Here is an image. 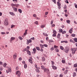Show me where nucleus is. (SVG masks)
<instances>
[{"mask_svg": "<svg viewBox=\"0 0 77 77\" xmlns=\"http://www.w3.org/2000/svg\"><path fill=\"white\" fill-rule=\"evenodd\" d=\"M69 42H73V40L72 39H70L69 40Z\"/></svg>", "mask_w": 77, "mask_h": 77, "instance_id": "56", "label": "nucleus"}, {"mask_svg": "<svg viewBox=\"0 0 77 77\" xmlns=\"http://www.w3.org/2000/svg\"><path fill=\"white\" fill-rule=\"evenodd\" d=\"M55 50L56 51H57V52H59V49H58L56 48V49H55Z\"/></svg>", "mask_w": 77, "mask_h": 77, "instance_id": "49", "label": "nucleus"}, {"mask_svg": "<svg viewBox=\"0 0 77 77\" xmlns=\"http://www.w3.org/2000/svg\"><path fill=\"white\" fill-rule=\"evenodd\" d=\"M9 14H10L11 15H13V16L15 15V14H14V13L12 12H10Z\"/></svg>", "mask_w": 77, "mask_h": 77, "instance_id": "21", "label": "nucleus"}, {"mask_svg": "<svg viewBox=\"0 0 77 77\" xmlns=\"http://www.w3.org/2000/svg\"><path fill=\"white\" fill-rule=\"evenodd\" d=\"M44 72H49V69H44Z\"/></svg>", "mask_w": 77, "mask_h": 77, "instance_id": "12", "label": "nucleus"}, {"mask_svg": "<svg viewBox=\"0 0 77 77\" xmlns=\"http://www.w3.org/2000/svg\"><path fill=\"white\" fill-rule=\"evenodd\" d=\"M27 29H26L25 32L24 34V36H26V35H27Z\"/></svg>", "mask_w": 77, "mask_h": 77, "instance_id": "15", "label": "nucleus"}, {"mask_svg": "<svg viewBox=\"0 0 77 77\" xmlns=\"http://www.w3.org/2000/svg\"><path fill=\"white\" fill-rule=\"evenodd\" d=\"M41 67L42 69H45V67H44V66H41Z\"/></svg>", "mask_w": 77, "mask_h": 77, "instance_id": "32", "label": "nucleus"}, {"mask_svg": "<svg viewBox=\"0 0 77 77\" xmlns=\"http://www.w3.org/2000/svg\"><path fill=\"white\" fill-rule=\"evenodd\" d=\"M43 46L44 47H48V45L45 44H43Z\"/></svg>", "mask_w": 77, "mask_h": 77, "instance_id": "37", "label": "nucleus"}, {"mask_svg": "<svg viewBox=\"0 0 77 77\" xmlns=\"http://www.w3.org/2000/svg\"><path fill=\"white\" fill-rule=\"evenodd\" d=\"M19 39H20V40L21 41V40H23V38H22L21 36H19Z\"/></svg>", "mask_w": 77, "mask_h": 77, "instance_id": "40", "label": "nucleus"}, {"mask_svg": "<svg viewBox=\"0 0 77 77\" xmlns=\"http://www.w3.org/2000/svg\"><path fill=\"white\" fill-rule=\"evenodd\" d=\"M63 42L65 43H68V41H61V43H63Z\"/></svg>", "mask_w": 77, "mask_h": 77, "instance_id": "17", "label": "nucleus"}, {"mask_svg": "<svg viewBox=\"0 0 77 77\" xmlns=\"http://www.w3.org/2000/svg\"><path fill=\"white\" fill-rule=\"evenodd\" d=\"M12 8H13L14 11L15 12H17V8H16L15 7H14L13 6H12Z\"/></svg>", "mask_w": 77, "mask_h": 77, "instance_id": "13", "label": "nucleus"}, {"mask_svg": "<svg viewBox=\"0 0 77 77\" xmlns=\"http://www.w3.org/2000/svg\"><path fill=\"white\" fill-rule=\"evenodd\" d=\"M43 35L44 36H48V34L46 33L45 32H44L43 33Z\"/></svg>", "mask_w": 77, "mask_h": 77, "instance_id": "20", "label": "nucleus"}, {"mask_svg": "<svg viewBox=\"0 0 77 77\" xmlns=\"http://www.w3.org/2000/svg\"><path fill=\"white\" fill-rule=\"evenodd\" d=\"M4 24L5 26H8V25H9V23L8 22V21L7 19L5 20L4 21Z\"/></svg>", "mask_w": 77, "mask_h": 77, "instance_id": "2", "label": "nucleus"}, {"mask_svg": "<svg viewBox=\"0 0 77 77\" xmlns=\"http://www.w3.org/2000/svg\"><path fill=\"white\" fill-rule=\"evenodd\" d=\"M77 74H76V72H73V77H74L76 76Z\"/></svg>", "mask_w": 77, "mask_h": 77, "instance_id": "19", "label": "nucleus"}, {"mask_svg": "<svg viewBox=\"0 0 77 77\" xmlns=\"http://www.w3.org/2000/svg\"><path fill=\"white\" fill-rule=\"evenodd\" d=\"M51 62L52 65H54V62L53 61H51Z\"/></svg>", "mask_w": 77, "mask_h": 77, "instance_id": "36", "label": "nucleus"}, {"mask_svg": "<svg viewBox=\"0 0 77 77\" xmlns=\"http://www.w3.org/2000/svg\"><path fill=\"white\" fill-rule=\"evenodd\" d=\"M15 39V37H12L11 38V40H10V41H13V40H14Z\"/></svg>", "mask_w": 77, "mask_h": 77, "instance_id": "23", "label": "nucleus"}, {"mask_svg": "<svg viewBox=\"0 0 77 77\" xmlns=\"http://www.w3.org/2000/svg\"><path fill=\"white\" fill-rule=\"evenodd\" d=\"M45 25H42L41 26V28H44V27H45Z\"/></svg>", "mask_w": 77, "mask_h": 77, "instance_id": "44", "label": "nucleus"}, {"mask_svg": "<svg viewBox=\"0 0 77 77\" xmlns=\"http://www.w3.org/2000/svg\"><path fill=\"white\" fill-rule=\"evenodd\" d=\"M50 43V42H53V40H49L48 41Z\"/></svg>", "mask_w": 77, "mask_h": 77, "instance_id": "35", "label": "nucleus"}, {"mask_svg": "<svg viewBox=\"0 0 77 77\" xmlns=\"http://www.w3.org/2000/svg\"><path fill=\"white\" fill-rule=\"evenodd\" d=\"M73 29L72 28H71L70 29H69V32L70 34H72V32L73 31H72Z\"/></svg>", "mask_w": 77, "mask_h": 77, "instance_id": "7", "label": "nucleus"}, {"mask_svg": "<svg viewBox=\"0 0 77 77\" xmlns=\"http://www.w3.org/2000/svg\"><path fill=\"white\" fill-rule=\"evenodd\" d=\"M60 77H63V75H62V74H61L60 75Z\"/></svg>", "mask_w": 77, "mask_h": 77, "instance_id": "64", "label": "nucleus"}, {"mask_svg": "<svg viewBox=\"0 0 77 77\" xmlns=\"http://www.w3.org/2000/svg\"><path fill=\"white\" fill-rule=\"evenodd\" d=\"M72 54H74L75 51H76V49L74 48L72 49Z\"/></svg>", "mask_w": 77, "mask_h": 77, "instance_id": "4", "label": "nucleus"}, {"mask_svg": "<svg viewBox=\"0 0 77 77\" xmlns=\"http://www.w3.org/2000/svg\"><path fill=\"white\" fill-rule=\"evenodd\" d=\"M6 72L7 74L9 73V72H11V69H8L6 71Z\"/></svg>", "mask_w": 77, "mask_h": 77, "instance_id": "9", "label": "nucleus"}, {"mask_svg": "<svg viewBox=\"0 0 77 77\" xmlns=\"http://www.w3.org/2000/svg\"><path fill=\"white\" fill-rule=\"evenodd\" d=\"M16 75H17V77H20L21 75V72H20L19 71H18L16 72Z\"/></svg>", "mask_w": 77, "mask_h": 77, "instance_id": "3", "label": "nucleus"}, {"mask_svg": "<svg viewBox=\"0 0 77 77\" xmlns=\"http://www.w3.org/2000/svg\"><path fill=\"white\" fill-rule=\"evenodd\" d=\"M45 58L44 57H43L42 58V60L43 61H45Z\"/></svg>", "mask_w": 77, "mask_h": 77, "instance_id": "41", "label": "nucleus"}, {"mask_svg": "<svg viewBox=\"0 0 77 77\" xmlns=\"http://www.w3.org/2000/svg\"><path fill=\"white\" fill-rule=\"evenodd\" d=\"M6 65H7V64H6V63H4L3 64V66H4V67H5V66H6Z\"/></svg>", "mask_w": 77, "mask_h": 77, "instance_id": "33", "label": "nucleus"}, {"mask_svg": "<svg viewBox=\"0 0 77 77\" xmlns=\"http://www.w3.org/2000/svg\"><path fill=\"white\" fill-rule=\"evenodd\" d=\"M36 49L38 51H40V48H39V47H36Z\"/></svg>", "mask_w": 77, "mask_h": 77, "instance_id": "25", "label": "nucleus"}, {"mask_svg": "<svg viewBox=\"0 0 77 77\" xmlns=\"http://www.w3.org/2000/svg\"><path fill=\"white\" fill-rule=\"evenodd\" d=\"M43 51H44V50L42 48H41L40 50V51H41V52H43Z\"/></svg>", "mask_w": 77, "mask_h": 77, "instance_id": "58", "label": "nucleus"}, {"mask_svg": "<svg viewBox=\"0 0 77 77\" xmlns=\"http://www.w3.org/2000/svg\"><path fill=\"white\" fill-rule=\"evenodd\" d=\"M64 51L66 53H68V52L69 51V48L68 46L66 47Z\"/></svg>", "mask_w": 77, "mask_h": 77, "instance_id": "1", "label": "nucleus"}, {"mask_svg": "<svg viewBox=\"0 0 77 77\" xmlns=\"http://www.w3.org/2000/svg\"><path fill=\"white\" fill-rule=\"evenodd\" d=\"M40 46L41 48H44V45H42V44H40Z\"/></svg>", "mask_w": 77, "mask_h": 77, "instance_id": "18", "label": "nucleus"}, {"mask_svg": "<svg viewBox=\"0 0 77 77\" xmlns=\"http://www.w3.org/2000/svg\"><path fill=\"white\" fill-rule=\"evenodd\" d=\"M17 53H15L14 55H13L14 59H15L17 58Z\"/></svg>", "mask_w": 77, "mask_h": 77, "instance_id": "11", "label": "nucleus"}, {"mask_svg": "<svg viewBox=\"0 0 77 77\" xmlns=\"http://www.w3.org/2000/svg\"><path fill=\"white\" fill-rule=\"evenodd\" d=\"M27 64H25L24 65V68H25V69L27 68Z\"/></svg>", "mask_w": 77, "mask_h": 77, "instance_id": "27", "label": "nucleus"}, {"mask_svg": "<svg viewBox=\"0 0 77 77\" xmlns=\"http://www.w3.org/2000/svg\"><path fill=\"white\" fill-rule=\"evenodd\" d=\"M33 51L34 52V54H35V53H36V48H34L33 49Z\"/></svg>", "mask_w": 77, "mask_h": 77, "instance_id": "22", "label": "nucleus"}, {"mask_svg": "<svg viewBox=\"0 0 77 77\" xmlns=\"http://www.w3.org/2000/svg\"><path fill=\"white\" fill-rule=\"evenodd\" d=\"M26 52H27V54H29V56L31 55V52H30V51H29V50H27Z\"/></svg>", "mask_w": 77, "mask_h": 77, "instance_id": "8", "label": "nucleus"}, {"mask_svg": "<svg viewBox=\"0 0 77 77\" xmlns=\"http://www.w3.org/2000/svg\"><path fill=\"white\" fill-rule=\"evenodd\" d=\"M60 36V34H58L57 35V38H59Z\"/></svg>", "mask_w": 77, "mask_h": 77, "instance_id": "30", "label": "nucleus"}, {"mask_svg": "<svg viewBox=\"0 0 77 77\" xmlns=\"http://www.w3.org/2000/svg\"><path fill=\"white\" fill-rule=\"evenodd\" d=\"M56 34H53L52 35V36L53 37H54V36H56Z\"/></svg>", "mask_w": 77, "mask_h": 77, "instance_id": "50", "label": "nucleus"}, {"mask_svg": "<svg viewBox=\"0 0 77 77\" xmlns=\"http://www.w3.org/2000/svg\"><path fill=\"white\" fill-rule=\"evenodd\" d=\"M19 60H22V58H21V57L19 58Z\"/></svg>", "mask_w": 77, "mask_h": 77, "instance_id": "63", "label": "nucleus"}, {"mask_svg": "<svg viewBox=\"0 0 77 77\" xmlns=\"http://www.w3.org/2000/svg\"><path fill=\"white\" fill-rule=\"evenodd\" d=\"M52 69H57V67L53 65H52Z\"/></svg>", "mask_w": 77, "mask_h": 77, "instance_id": "10", "label": "nucleus"}, {"mask_svg": "<svg viewBox=\"0 0 77 77\" xmlns=\"http://www.w3.org/2000/svg\"><path fill=\"white\" fill-rule=\"evenodd\" d=\"M3 68H2V67H0V71H2V70H3Z\"/></svg>", "mask_w": 77, "mask_h": 77, "instance_id": "57", "label": "nucleus"}, {"mask_svg": "<svg viewBox=\"0 0 77 77\" xmlns=\"http://www.w3.org/2000/svg\"><path fill=\"white\" fill-rule=\"evenodd\" d=\"M32 57H29V62L31 63L32 64L33 63V61H32Z\"/></svg>", "mask_w": 77, "mask_h": 77, "instance_id": "6", "label": "nucleus"}, {"mask_svg": "<svg viewBox=\"0 0 77 77\" xmlns=\"http://www.w3.org/2000/svg\"><path fill=\"white\" fill-rule=\"evenodd\" d=\"M19 6H20V5L18 4H16V6L17 7H18Z\"/></svg>", "mask_w": 77, "mask_h": 77, "instance_id": "60", "label": "nucleus"}, {"mask_svg": "<svg viewBox=\"0 0 77 77\" xmlns=\"http://www.w3.org/2000/svg\"><path fill=\"white\" fill-rule=\"evenodd\" d=\"M66 22L68 24H69L71 21L69 20H66Z\"/></svg>", "mask_w": 77, "mask_h": 77, "instance_id": "31", "label": "nucleus"}, {"mask_svg": "<svg viewBox=\"0 0 77 77\" xmlns=\"http://www.w3.org/2000/svg\"><path fill=\"white\" fill-rule=\"evenodd\" d=\"M57 3L58 6H61V4H60V3H59V2H57Z\"/></svg>", "mask_w": 77, "mask_h": 77, "instance_id": "24", "label": "nucleus"}, {"mask_svg": "<svg viewBox=\"0 0 77 77\" xmlns=\"http://www.w3.org/2000/svg\"><path fill=\"white\" fill-rule=\"evenodd\" d=\"M11 29H12V28H14V27H15V26L14 25H11Z\"/></svg>", "mask_w": 77, "mask_h": 77, "instance_id": "39", "label": "nucleus"}, {"mask_svg": "<svg viewBox=\"0 0 77 77\" xmlns=\"http://www.w3.org/2000/svg\"><path fill=\"white\" fill-rule=\"evenodd\" d=\"M66 31H63L62 33V34H65V33H66Z\"/></svg>", "mask_w": 77, "mask_h": 77, "instance_id": "47", "label": "nucleus"}, {"mask_svg": "<svg viewBox=\"0 0 77 77\" xmlns=\"http://www.w3.org/2000/svg\"><path fill=\"white\" fill-rule=\"evenodd\" d=\"M27 49H28V50H29L30 49V47H29V46H27Z\"/></svg>", "mask_w": 77, "mask_h": 77, "instance_id": "59", "label": "nucleus"}, {"mask_svg": "<svg viewBox=\"0 0 77 77\" xmlns=\"http://www.w3.org/2000/svg\"><path fill=\"white\" fill-rule=\"evenodd\" d=\"M37 65H38L36 63H35V68H36V69L38 68V67Z\"/></svg>", "mask_w": 77, "mask_h": 77, "instance_id": "28", "label": "nucleus"}, {"mask_svg": "<svg viewBox=\"0 0 77 77\" xmlns=\"http://www.w3.org/2000/svg\"><path fill=\"white\" fill-rule=\"evenodd\" d=\"M60 49L61 50H64V48H63V47L62 46H60Z\"/></svg>", "mask_w": 77, "mask_h": 77, "instance_id": "26", "label": "nucleus"}, {"mask_svg": "<svg viewBox=\"0 0 77 77\" xmlns=\"http://www.w3.org/2000/svg\"><path fill=\"white\" fill-rule=\"evenodd\" d=\"M74 24H77V22H76V21H74Z\"/></svg>", "mask_w": 77, "mask_h": 77, "instance_id": "62", "label": "nucleus"}, {"mask_svg": "<svg viewBox=\"0 0 77 77\" xmlns=\"http://www.w3.org/2000/svg\"><path fill=\"white\" fill-rule=\"evenodd\" d=\"M39 69H40V68L39 67H38V69H36V71L37 72H38V73H39Z\"/></svg>", "mask_w": 77, "mask_h": 77, "instance_id": "14", "label": "nucleus"}, {"mask_svg": "<svg viewBox=\"0 0 77 77\" xmlns=\"http://www.w3.org/2000/svg\"><path fill=\"white\" fill-rule=\"evenodd\" d=\"M71 35L72 37H74L75 36V34H71Z\"/></svg>", "mask_w": 77, "mask_h": 77, "instance_id": "42", "label": "nucleus"}, {"mask_svg": "<svg viewBox=\"0 0 77 77\" xmlns=\"http://www.w3.org/2000/svg\"><path fill=\"white\" fill-rule=\"evenodd\" d=\"M74 66L75 67V68H76V67H77V63L74 64Z\"/></svg>", "mask_w": 77, "mask_h": 77, "instance_id": "45", "label": "nucleus"}, {"mask_svg": "<svg viewBox=\"0 0 77 77\" xmlns=\"http://www.w3.org/2000/svg\"><path fill=\"white\" fill-rule=\"evenodd\" d=\"M54 47H52L51 48V51H53V50H54Z\"/></svg>", "mask_w": 77, "mask_h": 77, "instance_id": "38", "label": "nucleus"}, {"mask_svg": "<svg viewBox=\"0 0 77 77\" xmlns=\"http://www.w3.org/2000/svg\"><path fill=\"white\" fill-rule=\"evenodd\" d=\"M25 51L27 52V49L25 48L23 50V52H25Z\"/></svg>", "mask_w": 77, "mask_h": 77, "instance_id": "43", "label": "nucleus"}, {"mask_svg": "<svg viewBox=\"0 0 77 77\" xmlns=\"http://www.w3.org/2000/svg\"><path fill=\"white\" fill-rule=\"evenodd\" d=\"M55 26V24H53L51 25V27H53Z\"/></svg>", "mask_w": 77, "mask_h": 77, "instance_id": "52", "label": "nucleus"}, {"mask_svg": "<svg viewBox=\"0 0 77 77\" xmlns=\"http://www.w3.org/2000/svg\"><path fill=\"white\" fill-rule=\"evenodd\" d=\"M48 39H49V38H48V37H47L46 38V41H48Z\"/></svg>", "mask_w": 77, "mask_h": 77, "instance_id": "61", "label": "nucleus"}, {"mask_svg": "<svg viewBox=\"0 0 77 77\" xmlns=\"http://www.w3.org/2000/svg\"><path fill=\"white\" fill-rule=\"evenodd\" d=\"M62 62L63 63H65V61L64 60H62Z\"/></svg>", "mask_w": 77, "mask_h": 77, "instance_id": "53", "label": "nucleus"}, {"mask_svg": "<svg viewBox=\"0 0 77 77\" xmlns=\"http://www.w3.org/2000/svg\"><path fill=\"white\" fill-rule=\"evenodd\" d=\"M27 43H26V44L27 45H29V43H31L32 42V40L31 39H27Z\"/></svg>", "mask_w": 77, "mask_h": 77, "instance_id": "5", "label": "nucleus"}, {"mask_svg": "<svg viewBox=\"0 0 77 77\" xmlns=\"http://www.w3.org/2000/svg\"><path fill=\"white\" fill-rule=\"evenodd\" d=\"M63 31V30H62V29H60L59 30V32L60 33H62Z\"/></svg>", "mask_w": 77, "mask_h": 77, "instance_id": "46", "label": "nucleus"}, {"mask_svg": "<svg viewBox=\"0 0 77 77\" xmlns=\"http://www.w3.org/2000/svg\"><path fill=\"white\" fill-rule=\"evenodd\" d=\"M74 40L75 41V42H77V38H75L74 39Z\"/></svg>", "mask_w": 77, "mask_h": 77, "instance_id": "48", "label": "nucleus"}, {"mask_svg": "<svg viewBox=\"0 0 77 77\" xmlns=\"http://www.w3.org/2000/svg\"><path fill=\"white\" fill-rule=\"evenodd\" d=\"M18 11L20 13H22V10L21 9H19Z\"/></svg>", "mask_w": 77, "mask_h": 77, "instance_id": "34", "label": "nucleus"}, {"mask_svg": "<svg viewBox=\"0 0 77 77\" xmlns=\"http://www.w3.org/2000/svg\"><path fill=\"white\" fill-rule=\"evenodd\" d=\"M34 23L35 24H38V21H36Z\"/></svg>", "mask_w": 77, "mask_h": 77, "instance_id": "54", "label": "nucleus"}, {"mask_svg": "<svg viewBox=\"0 0 77 77\" xmlns=\"http://www.w3.org/2000/svg\"><path fill=\"white\" fill-rule=\"evenodd\" d=\"M37 16V15H36V14H34L33 15V17H36Z\"/></svg>", "mask_w": 77, "mask_h": 77, "instance_id": "51", "label": "nucleus"}, {"mask_svg": "<svg viewBox=\"0 0 77 77\" xmlns=\"http://www.w3.org/2000/svg\"><path fill=\"white\" fill-rule=\"evenodd\" d=\"M52 2H54V3H55V4H56V0H52Z\"/></svg>", "mask_w": 77, "mask_h": 77, "instance_id": "55", "label": "nucleus"}, {"mask_svg": "<svg viewBox=\"0 0 77 77\" xmlns=\"http://www.w3.org/2000/svg\"><path fill=\"white\" fill-rule=\"evenodd\" d=\"M63 8L64 9H67V6H66V5H65Z\"/></svg>", "mask_w": 77, "mask_h": 77, "instance_id": "29", "label": "nucleus"}, {"mask_svg": "<svg viewBox=\"0 0 77 77\" xmlns=\"http://www.w3.org/2000/svg\"><path fill=\"white\" fill-rule=\"evenodd\" d=\"M53 33L54 34H56V33H57V32H56V30H55V29H53Z\"/></svg>", "mask_w": 77, "mask_h": 77, "instance_id": "16", "label": "nucleus"}]
</instances>
